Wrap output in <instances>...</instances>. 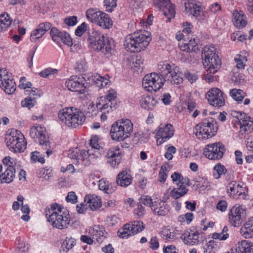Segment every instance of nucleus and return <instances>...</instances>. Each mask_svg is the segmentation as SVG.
Wrapping results in <instances>:
<instances>
[{
	"mask_svg": "<svg viewBox=\"0 0 253 253\" xmlns=\"http://www.w3.org/2000/svg\"><path fill=\"white\" fill-rule=\"evenodd\" d=\"M89 46L93 50L101 51L107 56H111L115 50V42L112 38L105 37L99 31H93L88 38Z\"/></svg>",
	"mask_w": 253,
	"mask_h": 253,
	"instance_id": "obj_1",
	"label": "nucleus"
},
{
	"mask_svg": "<svg viewBox=\"0 0 253 253\" xmlns=\"http://www.w3.org/2000/svg\"><path fill=\"white\" fill-rule=\"evenodd\" d=\"M5 141L10 151L14 153L23 152L27 143L23 134L19 130L12 129L5 137Z\"/></svg>",
	"mask_w": 253,
	"mask_h": 253,
	"instance_id": "obj_10",
	"label": "nucleus"
},
{
	"mask_svg": "<svg viewBox=\"0 0 253 253\" xmlns=\"http://www.w3.org/2000/svg\"><path fill=\"white\" fill-rule=\"evenodd\" d=\"M30 135L35 142L42 146L50 147V142L45 127L40 126H34L30 129Z\"/></svg>",
	"mask_w": 253,
	"mask_h": 253,
	"instance_id": "obj_13",
	"label": "nucleus"
},
{
	"mask_svg": "<svg viewBox=\"0 0 253 253\" xmlns=\"http://www.w3.org/2000/svg\"><path fill=\"white\" fill-rule=\"evenodd\" d=\"M128 224L130 225V230L133 232L134 235L142 231L144 228L143 222L140 221H134Z\"/></svg>",
	"mask_w": 253,
	"mask_h": 253,
	"instance_id": "obj_53",
	"label": "nucleus"
},
{
	"mask_svg": "<svg viewBox=\"0 0 253 253\" xmlns=\"http://www.w3.org/2000/svg\"><path fill=\"white\" fill-rule=\"evenodd\" d=\"M225 151L222 144L218 142L206 145L204 150V154L210 160H219L222 157Z\"/></svg>",
	"mask_w": 253,
	"mask_h": 253,
	"instance_id": "obj_14",
	"label": "nucleus"
},
{
	"mask_svg": "<svg viewBox=\"0 0 253 253\" xmlns=\"http://www.w3.org/2000/svg\"><path fill=\"white\" fill-rule=\"evenodd\" d=\"M165 83L163 75L151 73L146 75L142 80L143 87L148 91H157L162 87Z\"/></svg>",
	"mask_w": 253,
	"mask_h": 253,
	"instance_id": "obj_11",
	"label": "nucleus"
},
{
	"mask_svg": "<svg viewBox=\"0 0 253 253\" xmlns=\"http://www.w3.org/2000/svg\"><path fill=\"white\" fill-rule=\"evenodd\" d=\"M51 25L50 23H42L38 25L37 28L32 31L30 36V41L35 42L41 38L43 35L50 29Z\"/></svg>",
	"mask_w": 253,
	"mask_h": 253,
	"instance_id": "obj_24",
	"label": "nucleus"
},
{
	"mask_svg": "<svg viewBox=\"0 0 253 253\" xmlns=\"http://www.w3.org/2000/svg\"><path fill=\"white\" fill-rule=\"evenodd\" d=\"M0 87L8 94L13 93L16 90V84L5 69H0Z\"/></svg>",
	"mask_w": 253,
	"mask_h": 253,
	"instance_id": "obj_15",
	"label": "nucleus"
},
{
	"mask_svg": "<svg viewBox=\"0 0 253 253\" xmlns=\"http://www.w3.org/2000/svg\"><path fill=\"white\" fill-rule=\"evenodd\" d=\"M84 83V80L83 78L72 76L65 82V85L69 90L84 94L86 90Z\"/></svg>",
	"mask_w": 253,
	"mask_h": 253,
	"instance_id": "obj_18",
	"label": "nucleus"
},
{
	"mask_svg": "<svg viewBox=\"0 0 253 253\" xmlns=\"http://www.w3.org/2000/svg\"><path fill=\"white\" fill-rule=\"evenodd\" d=\"M109 182L105 179H101L99 181L98 187L101 190L104 191L106 193H112L113 190H110L108 189Z\"/></svg>",
	"mask_w": 253,
	"mask_h": 253,
	"instance_id": "obj_60",
	"label": "nucleus"
},
{
	"mask_svg": "<svg viewBox=\"0 0 253 253\" xmlns=\"http://www.w3.org/2000/svg\"><path fill=\"white\" fill-rule=\"evenodd\" d=\"M232 21L235 26L241 28L247 24V17L243 11L234 9L232 12Z\"/></svg>",
	"mask_w": 253,
	"mask_h": 253,
	"instance_id": "obj_25",
	"label": "nucleus"
},
{
	"mask_svg": "<svg viewBox=\"0 0 253 253\" xmlns=\"http://www.w3.org/2000/svg\"><path fill=\"white\" fill-rule=\"evenodd\" d=\"M249 53L245 50L242 51L239 54L236 55L234 60L236 63V67L238 69H244L248 60Z\"/></svg>",
	"mask_w": 253,
	"mask_h": 253,
	"instance_id": "obj_37",
	"label": "nucleus"
},
{
	"mask_svg": "<svg viewBox=\"0 0 253 253\" xmlns=\"http://www.w3.org/2000/svg\"><path fill=\"white\" fill-rule=\"evenodd\" d=\"M103 2L106 11L108 12H112L117 6L116 0H104Z\"/></svg>",
	"mask_w": 253,
	"mask_h": 253,
	"instance_id": "obj_59",
	"label": "nucleus"
},
{
	"mask_svg": "<svg viewBox=\"0 0 253 253\" xmlns=\"http://www.w3.org/2000/svg\"><path fill=\"white\" fill-rule=\"evenodd\" d=\"M90 79L92 83L99 88L107 85L109 83V80L101 76L99 74L92 75Z\"/></svg>",
	"mask_w": 253,
	"mask_h": 253,
	"instance_id": "obj_41",
	"label": "nucleus"
},
{
	"mask_svg": "<svg viewBox=\"0 0 253 253\" xmlns=\"http://www.w3.org/2000/svg\"><path fill=\"white\" fill-rule=\"evenodd\" d=\"M74 239L66 238L61 245L60 251L61 253H67L75 245Z\"/></svg>",
	"mask_w": 253,
	"mask_h": 253,
	"instance_id": "obj_47",
	"label": "nucleus"
},
{
	"mask_svg": "<svg viewBox=\"0 0 253 253\" xmlns=\"http://www.w3.org/2000/svg\"><path fill=\"white\" fill-rule=\"evenodd\" d=\"M84 202L87 208L92 211L98 209L102 205L100 198L94 194L86 195L84 199Z\"/></svg>",
	"mask_w": 253,
	"mask_h": 253,
	"instance_id": "obj_30",
	"label": "nucleus"
},
{
	"mask_svg": "<svg viewBox=\"0 0 253 253\" xmlns=\"http://www.w3.org/2000/svg\"><path fill=\"white\" fill-rule=\"evenodd\" d=\"M196 184L200 188L205 189L210 186V182L205 177L198 176L196 178Z\"/></svg>",
	"mask_w": 253,
	"mask_h": 253,
	"instance_id": "obj_56",
	"label": "nucleus"
},
{
	"mask_svg": "<svg viewBox=\"0 0 253 253\" xmlns=\"http://www.w3.org/2000/svg\"><path fill=\"white\" fill-rule=\"evenodd\" d=\"M158 101L152 95H143L140 101L142 108L147 110H153L157 108Z\"/></svg>",
	"mask_w": 253,
	"mask_h": 253,
	"instance_id": "obj_28",
	"label": "nucleus"
},
{
	"mask_svg": "<svg viewBox=\"0 0 253 253\" xmlns=\"http://www.w3.org/2000/svg\"><path fill=\"white\" fill-rule=\"evenodd\" d=\"M159 234L166 242H171L177 239L179 233L178 231L174 228L165 227L161 230Z\"/></svg>",
	"mask_w": 253,
	"mask_h": 253,
	"instance_id": "obj_26",
	"label": "nucleus"
},
{
	"mask_svg": "<svg viewBox=\"0 0 253 253\" xmlns=\"http://www.w3.org/2000/svg\"><path fill=\"white\" fill-rule=\"evenodd\" d=\"M215 245L213 241H210L203 247L204 253H214Z\"/></svg>",
	"mask_w": 253,
	"mask_h": 253,
	"instance_id": "obj_64",
	"label": "nucleus"
},
{
	"mask_svg": "<svg viewBox=\"0 0 253 253\" xmlns=\"http://www.w3.org/2000/svg\"><path fill=\"white\" fill-rule=\"evenodd\" d=\"M15 177V169L13 167H7L4 172L0 175V183H10Z\"/></svg>",
	"mask_w": 253,
	"mask_h": 253,
	"instance_id": "obj_35",
	"label": "nucleus"
},
{
	"mask_svg": "<svg viewBox=\"0 0 253 253\" xmlns=\"http://www.w3.org/2000/svg\"><path fill=\"white\" fill-rule=\"evenodd\" d=\"M183 243L187 245L194 246L199 243V233L194 230H187L181 235Z\"/></svg>",
	"mask_w": 253,
	"mask_h": 253,
	"instance_id": "obj_23",
	"label": "nucleus"
},
{
	"mask_svg": "<svg viewBox=\"0 0 253 253\" xmlns=\"http://www.w3.org/2000/svg\"><path fill=\"white\" fill-rule=\"evenodd\" d=\"M15 253H27L29 250V245L20 237L17 238L16 240Z\"/></svg>",
	"mask_w": 253,
	"mask_h": 253,
	"instance_id": "obj_44",
	"label": "nucleus"
},
{
	"mask_svg": "<svg viewBox=\"0 0 253 253\" xmlns=\"http://www.w3.org/2000/svg\"><path fill=\"white\" fill-rule=\"evenodd\" d=\"M101 12L97 8H90L86 11L85 15L88 21L95 24Z\"/></svg>",
	"mask_w": 253,
	"mask_h": 253,
	"instance_id": "obj_42",
	"label": "nucleus"
},
{
	"mask_svg": "<svg viewBox=\"0 0 253 253\" xmlns=\"http://www.w3.org/2000/svg\"><path fill=\"white\" fill-rule=\"evenodd\" d=\"M59 122L69 127L76 128L84 122L85 116L80 109L74 107H68L58 112Z\"/></svg>",
	"mask_w": 253,
	"mask_h": 253,
	"instance_id": "obj_4",
	"label": "nucleus"
},
{
	"mask_svg": "<svg viewBox=\"0 0 253 253\" xmlns=\"http://www.w3.org/2000/svg\"><path fill=\"white\" fill-rule=\"evenodd\" d=\"M172 179V182L177 185H185L186 186H189V180L188 178H183L182 175L178 172H174L170 176Z\"/></svg>",
	"mask_w": 253,
	"mask_h": 253,
	"instance_id": "obj_43",
	"label": "nucleus"
},
{
	"mask_svg": "<svg viewBox=\"0 0 253 253\" xmlns=\"http://www.w3.org/2000/svg\"><path fill=\"white\" fill-rule=\"evenodd\" d=\"M237 118L240 125L239 133L240 135L248 134L253 130V121L244 113H240Z\"/></svg>",
	"mask_w": 253,
	"mask_h": 253,
	"instance_id": "obj_20",
	"label": "nucleus"
},
{
	"mask_svg": "<svg viewBox=\"0 0 253 253\" xmlns=\"http://www.w3.org/2000/svg\"><path fill=\"white\" fill-rule=\"evenodd\" d=\"M206 98L211 105L219 108L225 104L223 92L217 88L211 89L206 94Z\"/></svg>",
	"mask_w": 253,
	"mask_h": 253,
	"instance_id": "obj_17",
	"label": "nucleus"
},
{
	"mask_svg": "<svg viewBox=\"0 0 253 253\" xmlns=\"http://www.w3.org/2000/svg\"><path fill=\"white\" fill-rule=\"evenodd\" d=\"M215 120L212 118H205L202 123L198 124L193 131L199 139H206L213 136L217 130Z\"/></svg>",
	"mask_w": 253,
	"mask_h": 253,
	"instance_id": "obj_7",
	"label": "nucleus"
},
{
	"mask_svg": "<svg viewBox=\"0 0 253 253\" xmlns=\"http://www.w3.org/2000/svg\"><path fill=\"white\" fill-rule=\"evenodd\" d=\"M151 41V34L145 30H139L127 36L124 41V46L127 50L138 52L144 50Z\"/></svg>",
	"mask_w": 253,
	"mask_h": 253,
	"instance_id": "obj_3",
	"label": "nucleus"
},
{
	"mask_svg": "<svg viewBox=\"0 0 253 253\" xmlns=\"http://www.w3.org/2000/svg\"><path fill=\"white\" fill-rule=\"evenodd\" d=\"M31 161L33 163L38 162L43 164L45 162V160L44 157L40 154L39 152L34 151L31 153Z\"/></svg>",
	"mask_w": 253,
	"mask_h": 253,
	"instance_id": "obj_58",
	"label": "nucleus"
},
{
	"mask_svg": "<svg viewBox=\"0 0 253 253\" xmlns=\"http://www.w3.org/2000/svg\"><path fill=\"white\" fill-rule=\"evenodd\" d=\"M185 7L187 12H190L195 17L200 16L203 13L200 3H196L193 1L185 2Z\"/></svg>",
	"mask_w": 253,
	"mask_h": 253,
	"instance_id": "obj_36",
	"label": "nucleus"
},
{
	"mask_svg": "<svg viewBox=\"0 0 253 253\" xmlns=\"http://www.w3.org/2000/svg\"><path fill=\"white\" fill-rule=\"evenodd\" d=\"M154 200H153L149 196L143 195L140 199V203L152 209V205H153L154 203Z\"/></svg>",
	"mask_w": 253,
	"mask_h": 253,
	"instance_id": "obj_62",
	"label": "nucleus"
},
{
	"mask_svg": "<svg viewBox=\"0 0 253 253\" xmlns=\"http://www.w3.org/2000/svg\"><path fill=\"white\" fill-rule=\"evenodd\" d=\"M235 253H253V244L246 240L239 243L238 247L235 250Z\"/></svg>",
	"mask_w": 253,
	"mask_h": 253,
	"instance_id": "obj_39",
	"label": "nucleus"
},
{
	"mask_svg": "<svg viewBox=\"0 0 253 253\" xmlns=\"http://www.w3.org/2000/svg\"><path fill=\"white\" fill-rule=\"evenodd\" d=\"M88 233L93 239L98 243H102L105 238V231L104 228L99 225H94L90 227L88 229Z\"/></svg>",
	"mask_w": 253,
	"mask_h": 253,
	"instance_id": "obj_31",
	"label": "nucleus"
},
{
	"mask_svg": "<svg viewBox=\"0 0 253 253\" xmlns=\"http://www.w3.org/2000/svg\"><path fill=\"white\" fill-rule=\"evenodd\" d=\"M229 220L232 225L238 226L246 216V209L243 205H236L230 210Z\"/></svg>",
	"mask_w": 253,
	"mask_h": 253,
	"instance_id": "obj_16",
	"label": "nucleus"
},
{
	"mask_svg": "<svg viewBox=\"0 0 253 253\" xmlns=\"http://www.w3.org/2000/svg\"><path fill=\"white\" fill-rule=\"evenodd\" d=\"M230 95L235 100L241 102L246 94L241 89L234 88L230 90Z\"/></svg>",
	"mask_w": 253,
	"mask_h": 253,
	"instance_id": "obj_48",
	"label": "nucleus"
},
{
	"mask_svg": "<svg viewBox=\"0 0 253 253\" xmlns=\"http://www.w3.org/2000/svg\"><path fill=\"white\" fill-rule=\"evenodd\" d=\"M130 225L126 224L122 228H120L118 232L119 236L122 238H127L134 235L133 232L130 230Z\"/></svg>",
	"mask_w": 253,
	"mask_h": 253,
	"instance_id": "obj_50",
	"label": "nucleus"
},
{
	"mask_svg": "<svg viewBox=\"0 0 253 253\" xmlns=\"http://www.w3.org/2000/svg\"><path fill=\"white\" fill-rule=\"evenodd\" d=\"M133 131V124L129 119H122L113 124L110 130L112 139L121 141L128 138Z\"/></svg>",
	"mask_w": 253,
	"mask_h": 253,
	"instance_id": "obj_6",
	"label": "nucleus"
},
{
	"mask_svg": "<svg viewBox=\"0 0 253 253\" xmlns=\"http://www.w3.org/2000/svg\"><path fill=\"white\" fill-rule=\"evenodd\" d=\"M12 20L10 16L6 12L3 13L0 15V31L5 30L9 27Z\"/></svg>",
	"mask_w": 253,
	"mask_h": 253,
	"instance_id": "obj_45",
	"label": "nucleus"
},
{
	"mask_svg": "<svg viewBox=\"0 0 253 253\" xmlns=\"http://www.w3.org/2000/svg\"><path fill=\"white\" fill-rule=\"evenodd\" d=\"M174 128L170 124L161 125L156 133L157 144L161 145L168 141L174 134Z\"/></svg>",
	"mask_w": 253,
	"mask_h": 253,
	"instance_id": "obj_19",
	"label": "nucleus"
},
{
	"mask_svg": "<svg viewBox=\"0 0 253 253\" xmlns=\"http://www.w3.org/2000/svg\"><path fill=\"white\" fill-rule=\"evenodd\" d=\"M117 105L106 100L104 97H99L97 99L96 107L103 113H109L116 108Z\"/></svg>",
	"mask_w": 253,
	"mask_h": 253,
	"instance_id": "obj_29",
	"label": "nucleus"
},
{
	"mask_svg": "<svg viewBox=\"0 0 253 253\" xmlns=\"http://www.w3.org/2000/svg\"><path fill=\"white\" fill-rule=\"evenodd\" d=\"M158 68L164 77L165 82L167 81L171 84H176L182 83V74L178 67L174 64L162 62L159 63Z\"/></svg>",
	"mask_w": 253,
	"mask_h": 253,
	"instance_id": "obj_8",
	"label": "nucleus"
},
{
	"mask_svg": "<svg viewBox=\"0 0 253 253\" xmlns=\"http://www.w3.org/2000/svg\"><path fill=\"white\" fill-rule=\"evenodd\" d=\"M100 138L98 136L95 135H92L90 139V148L89 149H92V152H94V153L97 154V156H98L99 153L98 151L101 148L100 145Z\"/></svg>",
	"mask_w": 253,
	"mask_h": 253,
	"instance_id": "obj_49",
	"label": "nucleus"
},
{
	"mask_svg": "<svg viewBox=\"0 0 253 253\" xmlns=\"http://www.w3.org/2000/svg\"><path fill=\"white\" fill-rule=\"evenodd\" d=\"M116 181L118 185L126 187L132 183V177L126 170H125L118 173Z\"/></svg>",
	"mask_w": 253,
	"mask_h": 253,
	"instance_id": "obj_32",
	"label": "nucleus"
},
{
	"mask_svg": "<svg viewBox=\"0 0 253 253\" xmlns=\"http://www.w3.org/2000/svg\"><path fill=\"white\" fill-rule=\"evenodd\" d=\"M107 162L112 167L118 165L122 160L121 152L119 146L109 149L107 153Z\"/></svg>",
	"mask_w": 253,
	"mask_h": 253,
	"instance_id": "obj_22",
	"label": "nucleus"
},
{
	"mask_svg": "<svg viewBox=\"0 0 253 253\" xmlns=\"http://www.w3.org/2000/svg\"><path fill=\"white\" fill-rule=\"evenodd\" d=\"M231 81L234 83L235 84H239L244 82V75L238 72H235L232 77Z\"/></svg>",
	"mask_w": 253,
	"mask_h": 253,
	"instance_id": "obj_61",
	"label": "nucleus"
},
{
	"mask_svg": "<svg viewBox=\"0 0 253 253\" xmlns=\"http://www.w3.org/2000/svg\"><path fill=\"white\" fill-rule=\"evenodd\" d=\"M95 24L103 29H110L113 27V22L108 14L102 11Z\"/></svg>",
	"mask_w": 253,
	"mask_h": 253,
	"instance_id": "obj_33",
	"label": "nucleus"
},
{
	"mask_svg": "<svg viewBox=\"0 0 253 253\" xmlns=\"http://www.w3.org/2000/svg\"><path fill=\"white\" fill-rule=\"evenodd\" d=\"M46 215L48 222L54 228L59 229L67 228L71 221L69 211L64 207L56 203L51 205Z\"/></svg>",
	"mask_w": 253,
	"mask_h": 253,
	"instance_id": "obj_2",
	"label": "nucleus"
},
{
	"mask_svg": "<svg viewBox=\"0 0 253 253\" xmlns=\"http://www.w3.org/2000/svg\"><path fill=\"white\" fill-rule=\"evenodd\" d=\"M65 32H61L57 28L53 27L51 29L50 34L52 40L56 42H59Z\"/></svg>",
	"mask_w": 253,
	"mask_h": 253,
	"instance_id": "obj_52",
	"label": "nucleus"
},
{
	"mask_svg": "<svg viewBox=\"0 0 253 253\" xmlns=\"http://www.w3.org/2000/svg\"><path fill=\"white\" fill-rule=\"evenodd\" d=\"M154 6L161 9L164 8V14L168 17L169 20L175 16V6L171 3L170 0H152Z\"/></svg>",
	"mask_w": 253,
	"mask_h": 253,
	"instance_id": "obj_21",
	"label": "nucleus"
},
{
	"mask_svg": "<svg viewBox=\"0 0 253 253\" xmlns=\"http://www.w3.org/2000/svg\"><path fill=\"white\" fill-rule=\"evenodd\" d=\"M228 227L225 226L220 233H214L212 234L211 237L213 239H218L219 240H225L229 237V234L227 233Z\"/></svg>",
	"mask_w": 253,
	"mask_h": 253,
	"instance_id": "obj_54",
	"label": "nucleus"
},
{
	"mask_svg": "<svg viewBox=\"0 0 253 253\" xmlns=\"http://www.w3.org/2000/svg\"><path fill=\"white\" fill-rule=\"evenodd\" d=\"M227 171V169L224 166L221 165L220 163H218L214 166L213 169L212 175L214 178L216 179H218L221 177V176L225 174Z\"/></svg>",
	"mask_w": 253,
	"mask_h": 253,
	"instance_id": "obj_46",
	"label": "nucleus"
},
{
	"mask_svg": "<svg viewBox=\"0 0 253 253\" xmlns=\"http://www.w3.org/2000/svg\"><path fill=\"white\" fill-rule=\"evenodd\" d=\"M52 169L51 167H45L40 169L38 174L40 177L48 180L52 176Z\"/></svg>",
	"mask_w": 253,
	"mask_h": 253,
	"instance_id": "obj_51",
	"label": "nucleus"
},
{
	"mask_svg": "<svg viewBox=\"0 0 253 253\" xmlns=\"http://www.w3.org/2000/svg\"><path fill=\"white\" fill-rule=\"evenodd\" d=\"M196 108V103L192 101H188L187 103V109L189 112V114H191L192 112L193 113L191 114L193 118H196L199 114V112L195 109Z\"/></svg>",
	"mask_w": 253,
	"mask_h": 253,
	"instance_id": "obj_63",
	"label": "nucleus"
},
{
	"mask_svg": "<svg viewBox=\"0 0 253 253\" xmlns=\"http://www.w3.org/2000/svg\"><path fill=\"white\" fill-rule=\"evenodd\" d=\"M185 185H179L177 188H173L171 191V197L175 200L178 199L186 195L188 192V189Z\"/></svg>",
	"mask_w": 253,
	"mask_h": 253,
	"instance_id": "obj_40",
	"label": "nucleus"
},
{
	"mask_svg": "<svg viewBox=\"0 0 253 253\" xmlns=\"http://www.w3.org/2000/svg\"><path fill=\"white\" fill-rule=\"evenodd\" d=\"M228 195L233 198L247 199L248 189L243 182L233 180L229 182L226 186Z\"/></svg>",
	"mask_w": 253,
	"mask_h": 253,
	"instance_id": "obj_12",
	"label": "nucleus"
},
{
	"mask_svg": "<svg viewBox=\"0 0 253 253\" xmlns=\"http://www.w3.org/2000/svg\"><path fill=\"white\" fill-rule=\"evenodd\" d=\"M79 163L80 162L86 161L85 164H87L90 159H93L98 157L97 154L92 152V149H88L87 151L85 150H79Z\"/></svg>",
	"mask_w": 253,
	"mask_h": 253,
	"instance_id": "obj_38",
	"label": "nucleus"
},
{
	"mask_svg": "<svg viewBox=\"0 0 253 253\" xmlns=\"http://www.w3.org/2000/svg\"><path fill=\"white\" fill-rule=\"evenodd\" d=\"M57 73L58 70L57 69L49 67L42 71L39 73V75L42 78H46L51 75L57 74Z\"/></svg>",
	"mask_w": 253,
	"mask_h": 253,
	"instance_id": "obj_57",
	"label": "nucleus"
},
{
	"mask_svg": "<svg viewBox=\"0 0 253 253\" xmlns=\"http://www.w3.org/2000/svg\"><path fill=\"white\" fill-rule=\"evenodd\" d=\"M158 68L164 77L165 82L167 81L171 84H176L182 83V74L178 67L174 64L162 62L159 63Z\"/></svg>",
	"mask_w": 253,
	"mask_h": 253,
	"instance_id": "obj_9",
	"label": "nucleus"
},
{
	"mask_svg": "<svg viewBox=\"0 0 253 253\" xmlns=\"http://www.w3.org/2000/svg\"><path fill=\"white\" fill-rule=\"evenodd\" d=\"M151 210L155 214L161 216L167 215L169 211V206L158 198L154 200Z\"/></svg>",
	"mask_w": 253,
	"mask_h": 253,
	"instance_id": "obj_27",
	"label": "nucleus"
},
{
	"mask_svg": "<svg viewBox=\"0 0 253 253\" xmlns=\"http://www.w3.org/2000/svg\"><path fill=\"white\" fill-rule=\"evenodd\" d=\"M202 55L203 64L207 71L211 73H216L220 67L221 61L215 47L212 45H206L203 48Z\"/></svg>",
	"mask_w": 253,
	"mask_h": 253,
	"instance_id": "obj_5",
	"label": "nucleus"
},
{
	"mask_svg": "<svg viewBox=\"0 0 253 253\" xmlns=\"http://www.w3.org/2000/svg\"><path fill=\"white\" fill-rule=\"evenodd\" d=\"M117 94L116 90L111 89L107 91L106 96H101V97H104V99L106 100L117 105Z\"/></svg>",
	"mask_w": 253,
	"mask_h": 253,
	"instance_id": "obj_55",
	"label": "nucleus"
},
{
	"mask_svg": "<svg viewBox=\"0 0 253 253\" xmlns=\"http://www.w3.org/2000/svg\"><path fill=\"white\" fill-rule=\"evenodd\" d=\"M240 234L245 238L253 237V217L250 218L240 229Z\"/></svg>",
	"mask_w": 253,
	"mask_h": 253,
	"instance_id": "obj_34",
	"label": "nucleus"
}]
</instances>
